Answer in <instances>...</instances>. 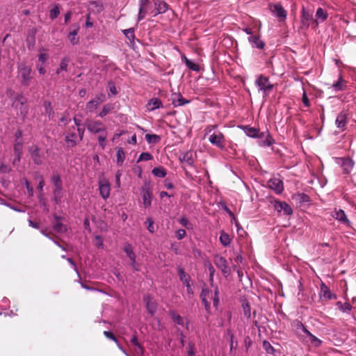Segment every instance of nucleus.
I'll return each instance as SVG.
<instances>
[{
  "label": "nucleus",
  "mask_w": 356,
  "mask_h": 356,
  "mask_svg": "<svg viewBox=\"0 0 356 356\" xmlns=\"http://www.w3.org/2000/svg\"><path fill=\"white\" fill-rule=\"evenodd\" d=\"M108 135V131L104 132L101 134H99L97 140L99 145L102 147V149H104L106 146V137Z\"/></svg>",
  "instance_id": "43"
},
{
  "label": "nucleus",
  "mask_w": 356,
  "mask_h": 356,
  "mask_svg": "<svg viewBox=\"0 0 356 356\" xmlns=\"http://www.w3.org/2000/svg\"><path fill=\"white\" fill-rule=\"evenodd\" d=\"M217 127L216 124L207 126L205 135H209L208 140L213 145L216 146L220 149H224L225 138L221 131L216 130Z\"/></svg>",
  "instance_id": "1"
},
{
  "label": "nucleus",
  "mask_w": 356,
  "mask_h": 356,
  "mask_svg": "<svg viewBox=\"0 0 356 356\" xmlns=\"http://www.w3.org/2000/svg\"><path fill=\"white\" fill-rule=\"evenodd\" d=\"M186 231L183 229H179L176 232V237L177 239L181 240L186 236Z\"/></svg>",
  "instance_id": "64"
},
{
  "label": "nucleus",
  "mask_w": 356,
  "mask_h": 356,
  "mask_svg": "<svg viewBox=\"0 0 356 356\" xmlns=\"http://www.w3.org/2000/svg\"><path fill=\"white\" fill-rule=\"evenodd\" d=\"M19 73L22 76V83L23 85L28 86L31 79V68L24 63H21L18 66Z\"/></svg>",
  "instance_id": "9"
},
{
  "label": "nucleus",
  "mask_w": 356,
  "mask_h": 356,
  "mask_svg": "<svg viewBox=\"0 0 356 356\" xmlns=\"http://www.w3.org/2000/svg\"><path fill=\"white\" fill-rule=\"evenodd\" d=\"M69 63L70 58L68 57H64L63 58H62L59 66L60 70L67 71Z\"/></svg>",
  "instance_id": "53"
},
{
  "label": "nucleus",
  "mask_w": 356,
  "mask_h": 356,
  "mask_svg": "<svg viewBox=\"0 0 356 356\" xmlns=\"http://www.w3.org/2000/svg\"><path fill=\"white\" fill-rule=\"evenodd\" d=\"M292 327L298 339L300 340H304V335L305 334L307 331H308V330L303 325V323L298 320H295L292 323Z\"/></svg>",
  "instance_id": "14"
},
{
  "label": "nucleus",
  "mask_w": 356,
  "mask_h": 356,
  "mask_svg": "<svg viewBox=\"0 0 356 356\" xmlns=\"http://www.w3.org/2000/svg\"><path fill=\"white\" fill-rule=\"evenodd\" d=\"M210 291L207 289H203L201 292V299L204 305L205 309L209 311L210 309V302L208 299L210 298Z\"/></svg>",
  "instance_id": "30"
},
{
  "label": "nucleus",
  "mask_w": 356,
  "mask_h": 356,
  "mask_svg": "<svg viewBox=\"0 0 356 356\" xmlns=\"http://www.w3.org/2000/svg\"><path fill=\"white\" fill-rule=\"evenodd\" d=\"M79 30V27L76 26L75 29L68 34V39L72 44H76L79 42V38H77Z\"/></svg>",
  "instance_id": "34"
},
{
  "label": "nucleus",
  "mask_w": 356,
  "mask_h": 356,
  "mask_svg": "<svg viewBox=\"0 0 356 356\" xmlns=\"http://www.w3.org/2000/svg\"><path fill=\"white\" fill-rule=\"evenodd\" d=\"M337 163L343 168V173L349 174L353 170L355 163L350 158H337Z\"/></svg>",
  "instance_id": "12"
},
{
  "label": "nucleus",
  "mask_w": 356,
  "mask_h": 356,
  "mask_svg": "<svg viewBox=\"0 0 356 356\" xmlns=\"http://www.w3.org/2000/svg\"><path fill=\"white\" fill-rule=\"evenodd\" d=\"M271 11L275 15V17L279 18L280 22L284 21L286 19L287 13L280 3L273 5Z\"/></svg>",
  "instance_id": "18"
},
{
  "label": "nucleus",
  "mask_w": 356,
  "mask_h": 356,
  "mask_svg": "<svg viewBox=\"0 0 356 356\" xmlns=\"http://www.w3.org/2000/svg\"><path fill=\"white\" fill-rule=\"evenodd\" d=\"M124 35L126 36V38L131 42L134 41L135 35H134V29L130 28L128 29H124L122 31Z\"/></svg>",
  "instance_id": "48"
},
{
  "label": "nucleus",
  "mask_w": 356,
  "mask_h": 356,
  "mask_svg": "<svg viewBox=\"0 0 356 356\" xmlns=\"http://www.w3.org/2000/svg\"><path fill=\"white\" fill-rule=\"evenodd\" d=\"M26 103V99L22 94H17L15 97V99L13 101V106L17 108L18 104H19L21 106H24Z\"/></svg>",
  "instance_id": "41"
},
{
  "label": "nucleus",
  "mask_w": 356,
  "mask_h": 356,
  "mask_svg": "<svg viewBox=\"0 0 356 356\" xmlns=\"http://www.w3.org/2000/svg\"><path fill=\"white\" fill-rule=\"evenodd\" d=\"M141 195L143 198V204L145 208H148L151 206L152 203V193L149 186H144L141 189Z\"/></svg>",
  "instance_id": "19"
},
{
  "label": "nucleus",
  "mask_w": 356,
  "mask_h": 356,
  "mask_svg": "<svg viewBox=\"0 0 356 356\" xmlns=\"http://www.w3.org/2000/svg\"><path fill=\"white\" fill-rule=\"evenodd\" d=\"M337 306L343 312H350L352 309V306L348 302L342 303L341 302L339 301L337 302Z\"/></svg>",
  "instance_id": "47"
},
{
  "label": "nucleus",
  "mask_w": 356,
  "mask_h": 356,
  "mask_svg": "<svg viewBox=\"0 0 356 356\" xmlns=\"http://www.w3.org/2000/svg\"><path fill=\"white\" fill-rule=\"evenodd\" d=\"M29 152L35 164L39 165L42 163V158L40 154V148L38 146L30 147Z\"/></svg>",
  "instance_id": "22"
},
{
  "label": "nucleus",
  "mask_w": 356,
  "mask_h": 356,
  "mask_svg": "<svg viewBox=\"0 0 356 356\" xmlns=\"http://www.w3.org/2000/svg\"><path fill=\"white\" fill-rule=\"evenodd\" d=\"M99 191L101 197L107 200L110 197L111 184L105 177L100 178L98 181Z\"/></svg>",
  "instance_id": "7"
},
{
  "label": "nucleus",
  "mask_w": 356,
  "mask_h": 356,
  "mask_svg": "<svg viewBox=\"0 0 356 356\" xmlns=\"http://www.w3.org/2000/svg\"><path fill=\"white\" fill-rule=\"evenodd\" d=\"M248 42L253 48L262 49L265 46V43L260 39L259 36L250 35L248 38Z\"/></svg>",
  "instance_id": "25"
},
{
  "label": "nucleus",
  "mask_w": 356,
  "mask_h": 356,
  "mask_svg": "<svg viewBox=\"0 0 356 356\" xmlns=\"http://www.w3.org/2000/svg\"><path fill=\"white\" fill-rule=\"evenodd\" d=\"M178 275L184 284H188L191 282L190 276L184 271V268H178Z\"/></svg>",
  "instance_id": "33"
},
{
  "label": "nucleus",
  "mask_w": 356,
  "mask_h": 356,
  "mask_svg": "<svg viewBox=\"0 0 356 356\" xmlns=\"http://www.w3.org/2000/svg\"><path fill=\"white\" fill-rule=\"evenodd\" d=\"M303 338L305 339L301 340L302 342L314 348L320 347L323 343L320 339L312 334L309 330L307 331Z\"/></svg>",
  "instance_id": "11"
},
{
  "label": "nucleus",
  "mask_w": 356,
  "mask_h": 356,
  "mask_svg": "<svg viewBox=\"0 0 356 356\" xmlns=\"http://www.w3.org/2000/svg\"><path fill=\"white\" fill-rule=\"evenodd\" d=\"M243 309L244 315L246 318H249L251 316V308L248 302H244L243 303Z\"/></svg>",
  "instance_id": "51"
},
{
  "label": "nucleus",
  "mask_w": 356,
  "mask_h": 356,
  "mask_svg": "<svg viewBox=\"0 0 356 356\" xmlns=\"http://www.w3.org/2000/svg\"><path fill=\"white\" fill-rule=\"evenodd\" d=\"M152 173L154 176L163 178L166 175L165 170L162 167L154 168L152 170Z\"/></svg>",
  "instance_id": "49"
},
{
  "label": "nucleus",
  "mask_w": 356,
  "mask_h": 356,
  "mask_svg": "<svg viewBox=\"0 0 356 356\" xmlns=\"http://www.w3.org/2000/svg\"><path fill=\"white\" fill-rule=\"evenodd\" d=\"M51 180L54 184V188H57V187H61L63 186V183H62V180L60 179V177L58 174L57 173H54L51 178Z\"/></svg>",
  "instance_id": "44"
},
{
  "label": "nucleus",
  "mask_w": 356,
  "mask_h": 356,
  "mask_svg": "<svg viewBox=\"0 0 356 356\" xmlns=\"http://www.w3.org/2000/svg\"><path fill=\"white\" fill-rule=\"evenodd\" d=\"M114 109V106L113 104H105L103 108H102V111L99 113V116L100 118H104V116H106L108 113H109L110 112H111Z\"/></svg>",
  "instance_id": "40"
},
{
  "label": "nucleus",
  "mask_w": 356,
  "mask_h": 356,
  "mask_svg": "<svg viewBox=\"0 0 356 356\" xmlns=\"http://www.w3.org/2000/svg\"><path fill=\"white\" fill-rule=\"evenodd\" d=\"M189 102V100L185 99L180 94L175 93L172 96V103L175 107L183 106Z\"/></svg>",
  "instance_id": "27"
},
{
  "label": "nucleus",
  "mask_w": 356,
  "mask_h": 356,
  "mask_svg": "<svg viewBox=\"0 0 356 356\" xmlns=\"http://www.w3.org/2000/svg\"><path fill=\"white\" fill-rule=\"evenodd\" d=\"M125 159V154L122 148H118L116 152V161L119 166L123 164Z\"/></svg>",
  "instance_id": "36"
},
{
  "label": "nucleus",
  "mask_w": 356,
  "mask_h": 356,
  "mask_svg": "<svg viewBox=\"0 0 356 356\" xmlns=\"http://www.w3.org/2000/svg\"><path fill=\"white\" fill-rule=\"evenodd\" d=\"M245 133L246 134V135L248 136L251 137V138H261V137H265L266 136V139L261 142V144H260L261 145L269 147L273 143V140L269 136L268 132L262 133L261 134H259L258 129H257L255 128L247 127L245 128Z\"/></svg>",
  "instance_id": "3"
},
{
  "label": "nucleus",
  "mask_w": 356,
  "mask_h": 356,
  "mask_svg": "<svg viewBox=\"0 0 356 356\" xmlns=\"http://www.w3.org/2000/svg\"><path fill=\"white\" fill-rule=\"evenodd\" d=\"M227 334L230 337V342H229L230 353H232L233 350H235L236 348V346L234 345V334L231 332L230 330L227 331Z\"/></svg>",
  "instance_id": "59"
},
{
  "label": "nucleus",
  "mask_w": 356,
  "mask_h": 356,
  "mask_svg": "<svg viewBox=\"0 0 356 356\" xmlns=\"http://www.w3.org/2000/svg\"><path fill=\"white\" fill-rule=\"evenodd\" d=\"M65 140L67 143L68 147H74L76 144L81 141L79 137L77 135L76 129L73 127L72 129L67 130L65 134Z\"/></svg>",
  "instance_id": "8"
},
{
  "label": "nucleus",
  "mask_w": 356,
  "mask_h": 356,
  "mask_svg": "<svg viewBox=\"0 0 356 356\" xmlns=\"http://www.w3.org/2000/svg\"><path fill=\"white\" fill-rule=\"evenodd\" d=\"M55 222L53 224L54 229L58 233H63L67 231V227L60 222V217L57 216H54Z\"/></svg>",
  "instance_id": "29"
},
{
  "label": "nucleus",
  "mask_w": 356,
  "mask_h": 356,
  "mask_svg": "<svg viewBox=\"0 0 356 356\" xmlns=\"http://www.w3.org/2000/svg\"><path fill=\"white\" fill-rule=\"evenodd\" d=\"M104 336H105L106 338H108V339H111V340H112V341H115L116 343H118V339H117V338L113 335V334L112 332H109V331H104Z\"/></svg>",
  "instance_id": "60"
},
{
  "label": "nucleus",
  "mask_w": 356,
  "mask_h": 356,
  "mask_svg": "<svg viewBox=\"0 0 356 356\" xmlns=\"http://www.w3.org/2000/svg\"><path fill=\"white\" fill-rule=\"evenodd\" d=\"M49 56L46 53H40L38 55V60L42 64H44L48 59Z\"/></svg>",
  "instance_id": "63"
},
{
  "label": "nucleus",
  "mask_w": 356,
  "mask_h": 356,
  "mask_svg": "<svg viewBox=\"0 0 356 356\" xmlns=\"http://www.w3.org/2000/svg\"><path fill=\"white\" fill-rule=\"evenodd\" d=\"M22 147H23L22 142L16 140V143H15V145H14L15 154H21L22 150Z\"/></svg>",
  "instance_id": "56"
},
{
  "label": "nucleus",
  "mask_w": 356,
  "mask_h": 356,
  "mask_svg": "<svg viewBox=\"0 0 356 356\" xmlns=\"http://www.w3.org/2000/svg\"><path fill=\"white\" fill-rule=\"evenodd\" d=\"M105 99L106 97L104 94L97 95L94 99L86 104V110L87 112L92 113L97 108L99 104L105 101Z\"/></svg>",
  "instance_id": "10"
},
{
  "label": "nucleus",
  "mask_w": 356,
  "mask_h": 356,
  "mask_svg": "<svg viewBox=\"0 0 356 356\" xmlns=\"http://www.w3.org/2000/svg\"><path fill=\"white\" fill-rule=\"evenodd\" d=\"M269 187L276 193H281L283 191V182L279 178H272L268 181Z\"/></svg>",
  "instance_id": "21"
},
{
  "label": "nucleus",
  "mask_w": 356,
  "mask_h": 356,
  "mask_svg": "<svg viewBox=\"0 0 356 356\" xmlns=\"http://www.w3.org/2000/svg\"><path fill=\"white\" fill-rule=\"evenodd\" d=\"M184 59L188 68L195 72H198L200 70V67L197 63H195L192 60L187 58L186 56H184Z\"/></svg>",
  "instance_id": "42"
},
{
  "label": "nucleus",
  "mask_w": 356,
  "mask_h": 356,
  "mask_svg": "<svg viewBox=\"0 0 356 356\" xmlns=\"http://www.w3.org/2000/svg\"><path fill=\"white\" fill-rule=\"evenodd\" d=\"M154 9L151 11V15L153 17L164 13L168 10V4L161 0H154Z\"/></svg>",
  "instance_id": "15"
},
{
  "label": "nucleus",
  "mask_w": 356,
  "mask_h": 356,
  "mask_svg": "<svg viewBox=\"0 0 356 356\" xmlns=\"http://www.w3.org/2000/svg\"><path fill=\"white\" fill-rule=\"evenodd\" d=\"M163 107V104L161 99L157 97H153L149 100L147 104V109L149 111H153L155 109Z\"/></svg>",
  "instance_id": "24"
},
{
  "label": "nucleus",
  "mask_w": 356,
  "mask_h": 356,
  "mask_svg": "<svg viewBox=\"0 0 356 356\" xmlns=\"http://www.w3.org/2000/svg\"><path fill=\"white\" fill-rule=\"evenodd\" d=\"M320 296L321 298H324L325 300L336 298V296L332 293L330 289L323 283L321 286Z\"/></svg>",
  "instance_id": "26"
},
{
  "label": "nucleus",
  "mask_w": 356,
  "mask_h": 356,
  "mask_svg": "<svg viewBox=\"0 0 356 356\" xmlns=\"http://www.w3.org/2000/svg\"><path fill=\"white\" fill-rule=\"evenodd\" d=\"M275 209L278 212L282 211L284 215H290L293 213L292 208L285 202H277Z\"/></svg>",
  "instance_id": "23"
},
{
  "label": "nucleus",
  "mask_w": 356,
  "mask_h": 356,
  "mask_svg": "<svg viewBox=\"0 0 356 356\" xmlns=\"http://www.w3.org/2000/svg\"><path fill=\"white\" fill-rule=\"evenodd\" d=\"M145 139L148 143H157L160 141L161 138L156 134H146Z\"/></svg>",
  "instance_id": "46"
},
{
  "label": "nucleus",
  "mask_w": 356,
  "mask_h": 356,
  "mask_svg": "<svg viewBox=\"0 0 356 356\" xmlns=\"http://www.w3.org/2000/svg\"><path fill=\"white\" fill-rule=\"evenodd\" d=\"M86 127L88 131L92 134H101L107 131V128L105 124L99 120L87 121Z\"/></svg>",
  "instance_id": "5"
},
{
  "label": "nucleus",
  "mask_w": 356,
  "mask_h": 356,
  "mask_svg": "<svg viewBox=\"0 0 356 356\" xmlns=\"http://www.w3.org/2000/svg\"><path fill=\"white\" fill-rule=\"evenodd\" d=\"M143 300L145 303L146 308L151 316H154L157 309L156 302L149 295H146L143 298Z\"/></svg>",
  "instance_id": "20"
},
{
  "label": "nucleus",
  "mask_w": 356,
  "mask_h": 356,
  "mask_svg": "<svg viewBox=\"0 0 356 356\" xmlns=\"http://www.w3.org/2000/svg\"><path fill=\"white\" fill-rule=\"evenodd\" d=\"M332 216H333V218H334L335 219L338 220L339 221H340L343 223H346L348 222L346 215L344 211L342 209H339V210L334 211L333 212Z\"/></svg>",
  "instance_id": "31"
},
{
  "label": "nucleus",
  "mask_w": 356,
  "mask_h": 356,
  "mask_svg": "<svg viewBox=\"0 0 356 356\" xmlns=\"http://www.w3.org/2000/svg\"><path fill=\"white\" fill-rule=\"evenodd\" d=\"M170 315L172 318V319L178 325H183L184 324V318L178 314L176 312L171 310L170 311Z\"/></svg>",
  "instance_id": "39"
},
{
  "label": "nucleus",
  "mask_w": 356,
  "mask_h": 356,
  "mask_svg": "<svg viewBox=\"0 0 356 356\" xmlns=\"http://www.w3.org/2000/svg\"><path fill=\"white\" fill-rule=\"evenodd\" d=\"M255 84L259 90L263 92L264 97H266L273 88V85L270 83L269 79L263 75L257 78Z\"/></svg>",
  "instance_id": "4"
},
{
  "label": "nucleus",
  "mask_w": 356,
  "mask_h": 356,
  "mask_svg": "<svg viewBox=\"0 0 356 356\" xmlns=\"http://www.w3.org/2000/svg\"><path fill=\"white\" fill-rule=\"evenodd\" d=\"M263 348L266 350V352L268 354H273L274 353V348L271 346V344L267 341H264L263 342Z\"/></svg>",
  "instance_id": "52"
},
{
  "label": "nucleus",
  "mask_w": 356,
  "mask_h": 356,
  "mask_svg": "<svg viewBox=\"0 0 356 356\" xmlns=\"http://www.w3.org/2000/svg\"><path fill=\"white\" fill-rule=\"evenodd\" d=\"M152 156L149 152H143L140 154L137 162H140L142 161H150L152 159Z\"/></svg>",
  "instance_id": "54"
},
{
  "label": "nucleus",
  "mask_w": 356,
  "mask_h": 356,
  "mask_svg": "<svg viewBox=\"0 0 356 356\" xmlns=\"http://www.w3.org/2000/svg\"><path fill=\"white\" fill-rule=\"evenodd\" d=\"M131 343L135 346L136 347H137L138 348H139V353L140 354H143V347L141 346V345L138 343V338L136 335H134L131 339Z\"/></svg>",
  "instance_id": "55"
},
{
  "label": "nucleus",
  "mask_w": 356,
  "mask_h": 356,
  "mask_svg": "<svg viewBox=\"0 0 356 356\" xmlns=\"http://www.w3.org/2000/svg\"><path fill=\"white\" fill-rule=\"evenodd\" d=\"M60 15V8L58 4H54V7L49 11V17L53 20Z\"/></svg>",
  "instance_id": "45"
},
{
  "label": "nucleus",
  "mask_w": 356,
  "mask_h": 356,
  "mask_svg": "<svg viewBox=\"0 0 356 356\" xmlns=\"http://www.w3.org/2000/svg\"><path fill=\"white\" fill-rule=\"evenodd\" d=\"M44 106L45 108V112L47 115L49 116V118H51L54 115V110L51 106V104L49 102H44Z\"/></svg>",
  "instance_id": "50"
},
{
  "label": "nucleus",
  "mask_w": 356,
  "mask_h": 356,
  "mask_svg": "<svg viewBox=\"0 0 356 356\" xmlns=\"http://www.w3.org/2000/svg\"><path fill=\"white\" fill-rule=\"evenodd\" d=\"M205 267L207 268L209 273V283L212 288L214 289V294L212 297L213 304L215 307H217L219 304V298H218V288L217 286L213 284V277L215 273V268L209 261H206L204 262Z\"/></svg>",
  "instance_id": "2"
},
{
  "label": "nucleus",
  "mask_w": 356,
  "mask_h": 356,
  "mask_svg": "<svg viewBox=\"0 0 356 356\" xmlns=\"http://www.w3.org/2000/svg\"><path fill=\"white\" fill-rule=\"evenodd\" d=\"M63 197V186L54 188V200L56 204H59Z\"/></svg>",
  "instance_id": "35"
},
{
  "label": "nucleus",
  "mask_w": 356,
  "mask_h": 356,
  "mask_svg": "<svg viewBox=\"0 0 356 356\" xmlns=\"http://www.w3.org/2000/svg\"><path fill=\"white\" fill-rule=\"evenodd\" d=\"M213 262L215 265L219 268L223 274H227L229 273V268L228 263L225 258L223 257L216 254L213 258Z\"/></svg>",
  "instance_id": "13"
},
{
  "label": "nucleus",
  "mask_w": 356,
  "mask_h": 356,
  "mask_svg": "<svg viewBox=\"0 0 356 356\" xmlns=\"http://www.w3.org/2000/svg\"><path fill=\"white\" fill-rule=\"evenodd\" d=\"M332 88L335 91H342L346 88V82L340 76L336 83L332 84Z\"/></svg>",
  "instance_id": "32"
},
{
  "label": "nucleus",
  "mask_w": 356,
  "mask_h": 356,
  "mask_svg": "<svg viewBox=\"0 0 356 356\" xmlns=\"http://www.w3.org/2000/svg\"><path fill=\"white\" fill-rule=\"evenodd\" d=\"M348 124V114L346 111H341L338 114L335 120V124L341 131H344Z\"/></svg>",
  "instance_id": "16"
},
{
  "label": "nucleus",
  "mask_w": 356,
  "mask_h": 356,
  "mask_svg": "<svg viewBox=\"0 0 356 356\" xmlns=\"http://www.w3.org/2000/svg\"><path fill=\"white\" fill-rule=\"evenodd\" d=\"M147 223L148 224L147 229L149 232H154V220L151 218H147Z\"/></svg>",
  "instance_id": "61"
},
{
  "label": "nucleus",
  "mask_w": 356,
  "mask_h": 356,
  "mask_svg": "<svg viewBox=\"0 0 356 356\" xmlns=\"http://www.w3.org/2000/svg\"><path fill=\"white\" fill-rule=\"evenodd\" d=\"M188 356H195V348L193 343H189L188 346Z\"/></svg>",
  "instance_id": "62"
},
{
  "label": "nucleus",
  "mask_w": 356,
  "mask_h": 356,
  "mask_svg": "<svg viewBox=\"0 0 356 356\" xmlns=\"http://www.w3.org/2000/svg\"><path fill=\"white\" fill-rule=\"evenodd\" d=\"M328 17L327 13L323 10L322 8H318L316 13V20L315 22L316 25L319 23L324 22Z\"/></svg>",
  "instance_id": "28"
},
{
  "label": "nucleus",
  "mask_w": 356,
  "mask_h": 356,
  "mask_svg": "<svg viewBox=\"0 0 356 356\" xmlns=\"http://www.w3.org/2000/svg\"><path fill=\"white\" fill-rule=\"evenodd\" d=\"M139 10L138 15L137 17L138 22L143 20L147 13L151 14V11H152L151 3L149 0H139Z\"/></svg>",
  "instance_id": "6"
},
{
  "label": "nucleus",
  "mask_w": 356,
  "mask_h": 356,
  "mask_svg": "<svg viewBox=\"0 0 356 356\" xmlns=\"http://www.w3.org/2000/svg\"><path fill=\"white\" fill-rule=\"evenodd\" d=\"M302 22L304 24L305 23H307L309 24V22L312 20V15H310L309 13L305 12V10L302 11Z\"/></svg>",
  "instance_id": "58"
},
{
  "label": "nucleus",
  "mask_w": 356,
  "mask_h": 356,
  "mask_svg": "<svg viewBox=\"0 0 356 356\" xmlns=\"http://www.w3.org/2000/svg\"><path fill=\"white\" fill-rule=\"evenodd\" d=\"M124 251L127 254V256L131 260V266L136 270H138V266L136 264V257L133 250V247L130 243H127L124 247Z\"/></svg>",
  "instance_id": "17"
},
{
  "label": "nucleus",
  "mask_w": 356,
  "mask_h": 356,
  "mask_svg": "<svg viewBox=\"0 0 356 356\" xmlns=\"http://www.w3.org/2000/svg\"><path fill=\"white\" fill-rule=\"evenodd\" d=\"M179 222L182 226L185 227L186 229L192 228L191 224L189 222L188 220L184 216L181 217L179 219Z\"/></svg>",
  "instance_id": "57"
},
{
  "label": "nucleus",
  "mask_w": 356,
  "mask_h": 356,
  "mask_svg": "<svg viewBox=\"0 0 356 356\" xmlns=\"http://www.w3.org/2000/svg\"><path fill=\"white\" fill-rule=\"evenodd\" d=\"M220 241L223 246L227 247L231 243L229 235L225 233L224 231H222L220 232Z\"/></svg>",
  "instance_id": "37"
},
{
  "label": "nucleus",
  "mask_w": 356,
  "mask_h": 356,
  "mask_svg": "<svg viewBox=\"0 0 356 356\" xmlns=\"http://www.w3.org/2000/svg\"><path fill=\"white\" fill-rule=\"evenodd\" d=\"M181 160L185 163H186L189 165H193L194 163L193 159V154L192 152H186Z\"/></svg>",
  "instance_id": "38"
}]
</instances>
